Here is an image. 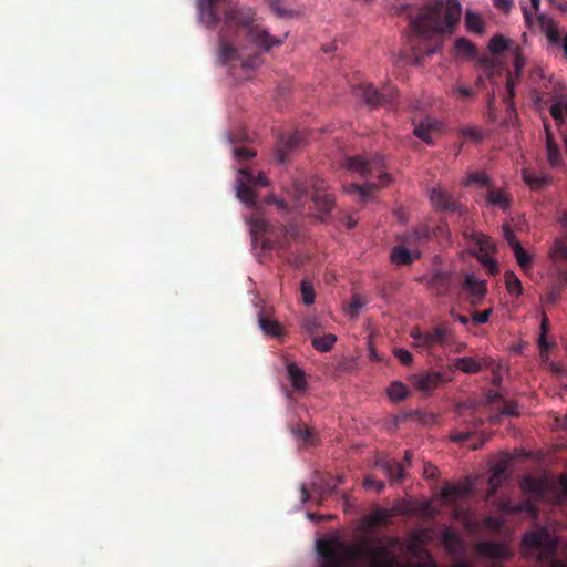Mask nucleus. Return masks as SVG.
I'll return each instance as SVG.
<instances>
[{"label":"nucleus","mask_w":567,"mask_h":567,"mask_svg":"<svg viewBox=\"0 0 567 567\" xmlns=\"http://www.w3.org/2000/svg\"><path fill=\"white\" fill-rule=\"evenodd\" d=\"M454 50L458 55L474 58L476 54L475 45L465 38H458L454 43Z\"/></svg>","instance_id":"obj_33"},{"label":"nucleus","mask_w":567,"mask_h":567,"mask_svg":"<svg viewBox=\"0 0 567 567\" xmlns=\"http://www.w3.org/2000/svg\"><path fill=\"white\" fill-rule=\"evenodd\" d=\"M441 127L440 122L436 120H433L431 117H425L420 123L414 124L413 134L424 141L426 144L432 145L433 144V134L439 133Z\"/></svg>","instance_id":"obj_12"},{"label":"nucleus","mask_w":567,"mask_h":567,"mask_svg":"<svg viewBox=\"0 0 567 567\" xmlns=\"http://www.w3.org/2000/svg\"><path fill=\"white\" fill-rule=\"evenodd\" d=\"M523 181L528 187L534 190H540L550 183V177L546 175H537L528 169H524L522 173Z\"/></svg>","instance_id":"obj_28"},{"label":"nucleus","mask_w":567,"mask_h":567,"mask_svg":"<svg viewBox=\"0 0 567 567\" xmlns=\"http://www.w3.org/2000/svg\"><path fill=\"white\" fill-rule=\"evenodd\" d=\"M288 379L296 391H302L307 388L306 375L302 369L296 363L290 362L287 365Z\"/></svg>","instance_id":"obj_27"},{"label":"nucleus","mask_w":567,"mask_h":567,"mask_svg":"<svg viewBox=\"0 0 567 567\" xmlns=\"http://www.w3.org/2000/svg\"><path fill=\"white\" fill-rule=\"evenodd\" d=\"M539 28L545 33L548 41L553 44H557L560 41V33L557 23L545 14H538L537 17Z\"/></svg>","instance_id":"obj_20"},{"label":"nucleus","mask_w":567,"mask_h":567,"mask_svg":"<svg viewBox=\"0 0 567 567\" xmlns=\"http://www.w3.org/2000/svg\"><path fill=\"white\" fill-rule=\"evenodd\" d=\"M488 50L493 54H502L506 50H512L509 41L502 34L494 35L488 42Z\"/></svg>","instance_id":"obj_34"},{"label":"nucleus","mask_w":567,"mask_h":567,"mask_svg":"<svg viewBox=\"0 0 567 567\" xmlns=\"http://www.w3.org/2000/svg\"><path fill=\"white\" fill-rule=\"evenodd\" d=\"M470 492L468 484H447L442 488L441 495L444 501L454 503L468 495Z\"/></svg>","instance_id":"obj_18"},{"label":"nucleus","mask_w":567,"mask_h":567,"mask_svg":"<svg viewBox=\"0 0 567 567\" xmlns=\"http://www.w3.org/2000/svg\"><path fill=\"white\" fill-rule=\"evenodd\" d=\"M453 368L464 373L473 374L477 373L482 369V365L472 357H463L455 359Z\"/></svg>","instance_id":"obj_31"},{"label":"nucleus","mask_w":567,"mask_h":567,"mask_svg":"<svg viewBox=\"0 0 567 567\" xmlns=\"http://www.w3.org/2000/svg\"><path fill=\"white\" fill-rule=\"evenodd\" d=\"M300 291L305 305L310 306L315 302L316 292L312 284L309 280L303 279L301 281Z\"/></svg>","instance_id":"obj_41"},{"label":"nucleus","mask_w":567,"mask_h":567,"mask_svg":"<svg viewBox=\"0 0 567 567\" xmlns=\"http://www.w3.org/2000/svg\"><path fill=\"white\" fill-rule=\"evenodd\" d=\"M292 433L296 439L305 443H312V432L306 424H298L292 429Z\"/></svg>","instance_id":"obj_45"},{"label":"nucleus","mask_w":567,"mask_h":567,"mask_svg":"<svg viewBox=\"0 0 567 567\" xmlns=\"http://www.w3.org/2000/svg\"><path fill=\"white\" fill-rule=\"evenodd\" d=\"M389 515L385 511H377L375 513L372 514V520L378 524L385 523Z\"/></svg>","instance_id":"obj_63"},{"label":"nucleus","mask_w":567,"mask_h":567,"mask_svg":"<svg viewBox=\"0 0 567 567\" xmlns=\"http://www.w3.org/2000/svg\"><path fill=\"white\" fill-rule=\"evenodd\" d=\"M363 305L364 303H363L361 297L358 295H354L351 298V301L349 303L348 311H349L350 316L355 317L359 313V310L363 307Z\"/></svg>","instance_id":"obj_54"},{"label":"nucleus","mask_w":567,"mask_h":567,"mask_svg":"<svg viewBox=\"0 0 567 567\" xmlns=\"http://www.w3.org/2000/svg\"><path fill=\"white\" fill-rule=\"evenodd\" d=\"M485 199L488 206L498 207L507 210L511 207L512 198L502 188H495L493 185L487 189Z\"/></svg>","instance_id":"obj_15"},{"label":"nucleus","mask_w":567,"mask_h":567,"mask_svg":"<svg viewBox=\"0 0 567 567\" xmlns=\"http://www.w3.org/2000/svg\"><path fill=\"white\" fill-rule=\"evenodd\" d=\"M461 133L464 137L473 141H481L483 137L481 130L474 126L464 127L461 130Z\"/></svg>","instance_id":"obj_52"},{"label":"nucleus","mask_w":567,"mask_h":567,"mask_svg":"<svg viewBox=\"0 0 567 567\" xmlns=\"http://www.w3.org/2000/svg\"><path fill=\"white\" fill-rule=\"evenodd\" d=\"M524 483L530 492L539 494V495L543 493L542 486L538 482L528 477V478H525Z\"/></svg>","instance_id":"obj_60"},{"label":"nucleus","mask_w":567,"mask_h":567,"mask_svg":"<svg viewBox=\"0 0 567 567\" xmlns=\"http://www.w3.org/2000/svg\"><path fill=\"white\" fill-rule=\"evenodd\" d=\"M452 286L451 276L446 272H436L430 280V287L437 296H445L450 292Z\"/></svg>","instance_id":"obj_26"},{"label":"nucleus","mask_w":567,"mask_h":567,"mask_svg":"<svg viewBox=\"0 0 567 567\" xmlns=\"http://www.w3.org/2000/svg\"><path fill=\"white\" fill-rule=\"evenodd\" d=\"M515 258L523 270H529L532 267V257L526 252L520 244H516L513 249Z\"/></svg>","instance_id":"obj_39"},{"label":"nucleus","mask_w":567,"mask_h":567,"mask_svg":"<svg viewBox=\"0 0 567 567\" xmlns=\"http://www.w3.org/2000/svg\"><path fill=\"white\" fill-rule=\"evenodd\" d=\"M463 288L471 293V305L473 306H476L487 292L485 282L476 280L472 274L465 275Z\"/></svg>","instance_id":"obj_14"},{"label":"nucleus","mask_w":567,"mask_h":567,"mask_svg":"<svg viewBox=\"0 0 567 567\" xmlns=\"http://www.w3.org/2000/svg\"><path fill=\"white\" fill-rule=\"evenodd\" d=\"M542 336L539 338V347L543 348V349H547L548 346L545 341V334L547 333L548 331V319L547 317L545 316L542 320Z\"/></svg>","instance_id":"obj_59"},{"label":"nucleus","mask_w":567,"mask_h":567,"mask_svg":"<svg viewBox=\"0 0 567 567\" xmlns=\"http://www.w3.org/2000/svg\"><path fill=\"white\" fill-rule=\"evenodd\" d=\"M410 336L416 341V347L423 348V338H425V332H422V330L416 327L411 331Z\"/></svg>","instance_id":"obj_61"},{"label":"nucleus","mask_w":567,"mask_h":567,"mask_svg":"<svg viewBox=\"0 0 567 567\" xmlns=\"http://www.w3.org/2000/svg\"><path fill=\"white\" fill-rule=\"evenodd\" d=\"M504 277L507 291L514 296L522 295L523 288L519 278L513 271H506Z\"/></svg>","instance_id":"obj_37"},{"label":"nucleus","mask_w":567,"mask_h":567,"mask_svg":"<svg viewBox=\"0 0 567 567\" xmlns=\"http://www.w3.org/2000/svg\"><path fill=\"white\" fill-rule=\"evenodd\" d=\"M337 341V337L332 333H328L323 337L312 338V347L320 352H328L332 349Z\"/></svg>","instance_id":"obj_32"},{"label":"nucleus","mask_w":567,"mask_h":567,"mask_svg":"<svg viewBox=\"0 0 567 567\" xmlns=\"http://www.w3.org/2000/svg\"><path fill=\"white\" fill-rule=\"evenodd\" d=\"M453 92L460 94L462 97H472L474 95L473 90L465 86H457Z\"/></svg>","instance_id":"obj_64"},{"label":"nucleus","mask_w":567,"mask_h":567,"mask_svg":"<svg viewBox=\"0 0 567 567\" xmlns=\"http://www.w3.org/2000/svg\"><path fill=\"white\" fill-rule=\"evenodd\" d=\"M249 225L254 241L258 240L259 235H266L261 240L262 250H277L280 255L287 250L289 240L295 239L298 235L296 226L280 225L275 228L266 219L258 216L251 217Z\"/></svg>","instance_id":"obj_5"},{"label":"nucleus","mask_w":567,"mask_h":567,"mask_svg":"<svg viewBox=\"0 0 567 567\" xmlns=\"http://www.w3.org/2000/svg\"><path fill=\"white\" fill-rule=\"evenodd\" d=\"M354 94L361 97L369 106H384L396 101V90L393 86H384L381 91L372 84L362 83L354 87Z\"/></svg>","instance_id":"obj_7"},{"label":"nucleus","mask_w":567,"mask_h":567,"mask_svg":"<svg viewBox=\"0 0 567 567\" xmlns=\"http://www.w3.org/2000/svg\"><path fill=\"white\" fill-rule=\"evenodd\" d=\"M336 488L337 484H333L331 476H319L318 481L312 483V491L317 493L321 499L334 493Z\"/></svg>","instance_id":"obj_29"},{"label":"nucleus","mask_w":567,"mask_h":567,"mask_svg":"<svg viewBox=\"0 0 567 567\" xmlns=\"http://www.w3.org/2000/svg\"><path fill=\"white\" fill-rule=\"evenodd\" d=\"M512 53L514 55V70H515V76L516 79H519L520 73L525 66V58L522 54V48L519 45H515V48L512 49Z\"/></svg>","instance_id":"obj_44"},{"label":"nucleus","mask_w":567,"mask_h":567,"mask_svg":"<svg viewBox=\"0 0 567 567\" xmlns=\"http://www.w3.org/2000/svg\"><path fill=\"white\" fill-rule=\"evenodd\" d=\"M317 551L321 558V567H350L353 561L365 560L369 567H394L395 557L390 546L346 545L338 538L317 540Z\"/></svg>","instance_id":"obj_3"},{"label":"nucleus","mask_w":567,"mask_h":567,"mask_svg":"<svg viewBox=\"0 0 567 567\" xmlns=\"http://www.w3.org/2000/svg\"><path fill=\"white\" fill-rule=\"evenodd\" d=\"M411 416L422 425H431L437 423L439 416L432 412L414 411Z\"/></svg>","instance_id":"obj_43"},{"label":"nucleus","mask_w":567,"mask_h":567,"mask_svg":"<svg viewBox=\"0 0 567 567\" xmlns=\"http://www.w3.org/2000/svg\"><path fill=\"white\" fill-rule=\"evenodd\" d=\"M409 394V390L402 382H392L388 388V395L392 401H402Z\"/></svg>","instance_id":"obj_35"},{"label":"nucleus","mask_w":567,"mask_h":567,"mask_svg":"<svg viewBox=\"0 0 567 567\" xmlns=\"http://www.w3.org/2000/svg\"><path fill=\"white\" fill-rule=\"evenodd\" d=\"M505 476V468L503 465H496L494 468H493V473L488 480V485H489V491H488V494L489 495H494L497 491V488L499 487V485L502 484V481Z\"/></svg>","instance_id":"obj_36"},{"label":"nucleus","mask_w":567,"mask_h":567,"mask_svg":"<svg viewBox=\"0 0 567 567\" xmlns=\"http://www.w3.org/2000/svg\"><path fill=\"white\" fill-rule=\"evenodd\" d=\"M472 184H477L480 186L486 187L487 189L492 186L489 176L483 172H473L468 174L466 181L464 182V186H470Z\"/></svg>","instance_id":"obj_38"},{"label":"nucleus","mask_w":567,"mask_h":567,"mask_svg":"<svg viewBox=\"0 0 567 567\" xmlns=\"http://www.w3.org/2000/svg\"><path fill=\"white\" fill-rule=\"evenodd\" d=\"M306 143L305 134L296 131L289 135H282L278 145V161L285 163L288 155L295 150L301 147Z\"/></svg>","instance_id":"obj_10"},{"label":"nucleus","mask_w":567,"mask_h":567,"mask_svg":"<svg viewBox=\"0 0 567 567\" xmlns=\"http://www.w3.org/2000/svg\"><path fill=\"white\" fill-rule=\"evenodd\" d=\"M240 178L238 179L236 192L237 197L246 205L254 207L257 204V195L252 189L254 186H267L268 178L264 173H259L257 177L247 168L239 169Z\"/></svg>","instance_id":"obj_6"},{"label":"nucleus","mask_w":567,"mask_h":567,"mask_svg":"<svg viewBox=\"0 0 567 567\" xmlns=\"http://www.w3.org/2000/svg\"><path fill=\"white\" fill-rule=\"evenodd\" d=\"M549 534L546 529L538 532H527L523 537V543L527 547L540 548L546 545Z\"/></svg>","instance_id":"obj_30"},{"label":"nucleus","mask_w":567,"mask_h":567,"mask_svg":"<svg viewBox=\"0 0 567 567\" xmlns=\"http://www.w3.org/2000/svg\"><path fill=\"white\" fill-rule=\"evenodd\" d=\"M473 435L474 434L471 431H461V432H455L451 436V440L456 443H466L473 437Z\"/></svg>","instance_id":"obj_57"},{"label":"nucleus","mask_w":567,"mask_h":567,"mask_svg":"<svg viewBox=\"0 0 567 567\" xmlns=\"http://www.w3.org/2000/svg\"><path fill=\"white\" fill-rule=\"evenodd\" d=\"M452 331L445 326H437L432 331L425 332L423 338V348L432 349L435 346H443L450 342Z\"/></svg>","instance_id":"obj_13"},{"label":"nucleus","mask_w":567,"mask_h":567,"mask_svg":"<svg viewBox=\"0 0 567 567\" xmlns=\"http://www.w3.org/2000/svg\"><path fill=\"white\" fill-rule=\"evenodd\" d=\"M443 381V373L437 371H429L411 377L413 386L424 394H431Z\"/></svg>","instance_id":"obj_9"},{"label":"nucleus","mask_w":567,"mask_h":567,"mask_svg":"<svg viewBox=\"0 0 567 567\" xmlns=\"http://www.w3.org/2000/svg\"><path fill=\"white\" fill-rule=\"evenodd\" d=\"M393 354L403 365H410L413 362V355L405 349H395Z\"/></svg>","instance_id":"obj_51"},{"label":"nucleus","mask_w":567,"mask_h":567,"mask_svg":"<svg viewBox=\"0 0 567 567\" xmlns=\"http://www.w3.org/2000/svg\"><path fill=\"white\" fill-rule=\"evenodd\" d=\"M430 200L434 208L441 212H461L462 208V205L455 199L453 194L441 186L431 189Z\"/></svg>","instance_id":"obj_8"},{"label":"nucleus","mask_w":567,"mask_h":567,"mask_svg":"<svg viewBox=\"0 0 567 567\" xmlns=\"http://www.w3.org/2000/svg\"><path fill=\"white\" fill-rule=\"evenodd\" d=\"M313 187L315 192L311 196V200L313 202L315 208L321 213H329L334 205L333 196L323 192L319 186L313 185Z\"/></svg>","instance_id":"obj_19"},{"label":"nucleus","mask_w":567,"mask_h":567,"mask_svg":"<svg viewBox=\"0 0 567 567\" xmlns=\"http://www.w3.org/2000/svg\"><path fill=\"white\" fill-rule=\"evenodd\" d=\"M550 257L554 261H567V245H565L563 241H556L551 248Z\"/></svg>","instance_id":"obj_46"},{"label":"nucleus","mask_w":567,"mask_h":567,"mask_svg":"<svg viewBox=\"0 0 567 567\" xmlns=\"http://www.w3.org/2000/svg\"><path fill=\"white\" fill-rule=\"evenodd\" d=\"M498 410V412L492 413L488 416V420L492 424L499 423L503 416H519L520 414L518 404L511 400H503Z\"/></svg>","instance_id":"obj_24"},{"label":"nucleus","mask_w":567,"mask_h":567,"mask_svg":"<svg viewBox=\"0 0 567 567\" xmlns=\"http://www.w3.org/2000/svg\"><path fill=\"white\" fill-rule=\"evenodd\" d=\"M420 252L416 251L415 255L412 254V251L405 247V245L402 243L401 245L394 246V248L391 251V260L393 264L398 266L402 265H411L414 259L420 258Z\"/></svg>","instance_id":"obj_22"},{"label":"nucleus","mask_w":567,"mask_h":567,"mask_svg":"<svg viewBox=\"0 0 567 567\" xmlns=\"http://www.w3.org/2000/svg\"><path fill=\"white\" fill-rule=\"evenodd\" d=\"M234 157L240 163H245L249 161L250 158L255 157L257 152L252 148H249L247 146H235L233 148Z\"/></svg>","instance_id":"obj_42"},{"label":"nucleus","mask_w":567,"mask_h":567,"mask_svg":"<svg viewBox=\"0 0 567 567\" xmlns=\"http://www.w3.org/2000/svg\"><path fill=\"white\" fill-rule=\"evenodd\" d=\"M560 295H561V287L560 286L553 287L546 293V301H547V303L555 305L559 300Z\"/></svg>","instance_id":"obj_56"},{"label":"nucleus","mask_w":567,"mask_h":567,"mask_svg":"<svg viewBox=\"0 0 567 567\" xmlns=\"http://www.w3.org/2000/svg\"><path fill=\"white\" fill-rule=\"evenodd\" d=\"M392 482H401L404 477V468L395 460L380 461L377 464Z\"/></svg>","instance_id":"obj_23"},{"label":"nucleus","mask_w":567,"mask_h":567,"mask_svg":"<svg viewBox=\"0 0 567 567\" xmlns=\"http://www.w3.org/2000/svg\"><path fill=\"white\" fill-rule=\"evenodd\" d=\"M491 313H492V309H486V310L481 311V312L475 311L472 315V321L476 326L486 323L488 321L489 317H491Z\"/></svg>","instance_id":"obj_55"},{"label":"nucleus","mask_w":567,"mask_h":567,"mask_svg":"<svg viewBox=\"0 0 567 567\" xmlns=\"http://www.w3.org/2000/svg\"><path fill=\"white\" fill-rule=\"evenodd\" d=\"M432 237V230L427 225H420L402 237V241L406 246H416L421 241L429 240Z\"/></svg>","instance_id":"obj_21"},{"label":"nucleus","mask_w":567,"mask_h":567,"mask_svg":"<svg viewBox=\"0 0 567 567\" xmlns=\"http://www.w3.org/2000/svg\"><path fill=\"white\" fill-rule=\"evenodd\" d=\"M465 23L468 30L482 33L484 31V22L477 13L467 12Z\"/></svg>","instance_id":"obj_40"},{"label":"nucleus","mask_w":567,"mask_h":567,"mask_svg":"<svg viewBox=\"0 0 567 567\" xmlns=\"http://www.w3.org/2000/svg\"><path fill=\"white\" fill-rule=\"evenodd\" d=\"M483 264L488 268V271L494 275L498 272V266L496 261L491 257H485Z\"/></svg>","instance_id":"obj_62"},{"label":"nucleus","mask_w":567,"mask_h":567,"mask_svg":"<svg viewBox=\"0 0 567 567\" xmlns=\"http://www.w3.org/2000/svg\"><path fill=\"white\" fill-rule=\"evenodd\" d=\"M258 326L268 337L280 338L285 332L282 324L266 309H261L258 313Z\"/></svg>","instance_id":"obj_11"},{"label":"nucleus","mask_w":567,"mask_h":567,"mask_svg":"<svg viewBox=\"0 0 567 567\" xmlns=\"http://www.w3.org/2000/svg\"><path fill=\"white\" fill-rule=\"evenodd\" d=\"M287 194L292 198L295 208L299 209L303 205V199L307 198L308 185L301 179H293Z\"/></svg>","instance_id":"obj_25"},{"label":"nucleus","mask_w":567,"mask_h":567,"mask_svg":"<svg viewBox=\"0 0 567 567\" xmlns=\"http://www.w3.org/2000/svg\"><path fill=\"white\" fill-rule=\"evenodd\" d=\"M503 235L512 249L516 247V244H520L509 225L503 226Z\"/></svg>","instance_id":"obj_53"},{"label":"nucleus","mask_w":567,"mask_h":567,"mask_svg":"<svg viewBox=\"0 0 567 567\" xmlns=\"http://www.w3.org/2000/svg\"><path fill=\"white\" fill-rule=\"evenodd\" d=\"M302 328L306 332L313 334L319 331L320 323L316 316H308L302 320Z\"/></svg>","instance_id":"obj_48"},{"label":"nucleus","mask_w":567,"mask_h":567,"mask_svg":"<svg viewBox=\"0 0 567 567\" xmlns=\"http://www.w3.org/2000/svg\"><path fill=\"white\" fill-rule=\"evenodd\" d=\"M461 6L457 0H427L415 17L409 13L412 34L409 43L413 51V63L421 64L424 56L435 53L436 49L425 44L419 48L421 40L429 39L433 34L451 32L461 18Z\"/></svg>","instance_id":"obj_2"},{"label":"nucleus","mask_w":567,"mask_h":567,"mask_svg":"<svg viewBox=\"0 0 567 567\" xmlns=\"http://www.w3.org/2000/svg\"><path fill=\"white\" fill-rule=\"evenodd\" d=\"M364 486L367 488L374 487L378 492H382L385 487V484L382 481L374 480L372 476H367L364 478Z\"/></svg>","instance_id":"obj_58"},{"label":"nucleus","mask_w":567,"mask_h":567,"mask_svg":"<svg viewBox=\"0 0 567 567\" xmlns=\"http://www.w3.org/2000/svg\"><path fill=\"white\" fill-rule=\"evenodd\" d=\"M514 86H515V81L513 79V75L509 74V76L506 81L507 96L505 97V103L507 104L508 112H515V106H514V102H513Z\"/></svg>","instance_id":"obj_47"},{"label":"nucleus","mask_w":567,"mask_h":567,"mask_svg":"<svg viewBox=\"0 0 567 567\" xmlns=\"http://www.w3.org/2000/svg\"><path fill=\"white\" fill-rule=\"evenodd\" d=\"M198 8L200 20L208 28L215 27L221 14L225 16L218 48L221 64L239 62L244 70H254L261 60L258 52L245 53L249 45L268 51L284 41L255 24L251 9L235 8L231 0H198Z\"/></svg>","instance_id":"obj_1"},{"label":"nucleus","mask_w":567,"mask_h":567,"mask_svg":"<svg viewBox=\"0 0 567 567\" xmlns=\"http://www.w3.org/2000/svg\"><path fill=\"white\" fill-rule=\"evenodd\" d=\"M267 4L278 17H286L289 14V11L284 7L282 0H267Z\"/></svg>","instance_id":"obj_50"},{"label":"nucleus","mask_w":567,"mask_h":567,"mask_svg":"<svg viewBox=\"0 0 567 567\" xmlns=\"http://www.w3.org/2000/svg\"><path fill=\"white\" fill-rule=\"evenodd\" d=\"M477 549L482 556L493 559L507 558L509 556L507 546L498 543L484 542L477 546Z\"/></svg>","instance_id":"obj_16"},{"label":"nucleus","mask_w":567,"mask_h":567,"mask_svg":"<svg viewBox=\"0 0 567 567\" xmlns=\"http://www.w3.org/2000/svg\"><path fill=\"white\" fill-rule=\"evenodd\" d=\"M546 128V153L547 159L551 167H560L564 164V158L559 146L554 141L553 134L545 125Z\"/></svg>","instance_id":"obj_17"},{"label":"nucleus","mask_w":567,"mask_h":567,"mask_svg":"<svg viewBox=\"0 0 567 567\" xmlns=\"http://www.w3.org/2000/svg\"><path fill=\"white\" fill-rule=\"evenodd\" d=\"M344 167L351 172L359 173L363 177L377 176L379 178V184L367 182L363 185L352 183L346 186L347 193L359 194L363 202L368 200L378 187L386 186L391 181L390 175L383 172L384 159L380 155L371 159H364L361 156L347 157Z\"/></svg>","instance_id":"obj_4"},{"label":"nucleus","mask_w":567,"mask_h":567,"mask_svg":"<svg viewBox=\"0 0 567 567\" xmlns=\"http://www.w3.org/2000/svg\"><path fill=\"white\" fill-rule=\"evenodd\" d=\"M549 112H550L551 117L556 122H559V123L564 122V113H566L565 104H563L561 102H556L550 106Z\"/></svg>","instance_id":"obj_49"}]
</instances>
